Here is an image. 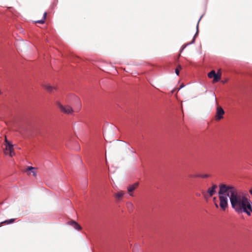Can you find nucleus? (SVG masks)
<instances>
[{"instance_id":"obj_6","label":"nucleus","mask_w":252,"mask_h":252,"mask_svg":"<svg viewBox=\"0 0 252 252\" xmlns=\"http://www.w3.org/2000/svg\"><path fill=\"white\" fill-rule=\"evenodd\" d=\"M217 188V186L216 185H213L211 187L209 188L207 191H202V193L203 195L205 198H207L208 197H208H211L214 194H215L216 192V189Z\"/></svg>"},{"instance_id":"obj_20","label":"nucleus","mask_w":252,"mask_h":252,"mask_svg":"<svg viewBox=\"0 0 252 252\" xmlns=\"http://www.w3.org/2000/svg\"><path fill=\"white\" fill-rule=\"evenodd\" d=\"M216 74H220L221 75V70H220V69L218 70V71L217 72V73H216Z\"/></svg>"},{"instance_id":"obj_9","label":"nucleus","mask_w":252,"mask_h":252,"mask_svg":"<svg viewBox=\"0 0 252 252\" xmlns=\"http://www.w3.org/2000/svg\"><path fill=\"white\" fill-rule=\"evenodd\" d=\"M42 86L46 89L49 93H52L54 90H56V87L51 86L49 84H44Z\"/></svg>"},{"instance_id":"obj_14","label":"nucleus","mask_w":252,"mask_h":252,"mask_svg":"<svg viewBox=\"0 0 252 252\" xmlns=\"http://www.w3.org/2000/svg\"><path fill=\"white\" fill-rule=\"evenodd\" d=\"M124 193L123 191H120L119 192H118L117 193H115V197L117 199H120L122 196L124 195Z\"/></svg>"},{"instance_id":"obj_7","label":"nucleus","mask_w":252,"mask_h":252,"mask_svg":"<svg viewBox=\"0 0 252 252\" xmlns=\"http://www.w3.org/2000/svg\"><path fill=\"white\" fill-rule=\"evenodd\" d=\"M224 111L223 108L220 106H218L216 109V114L215 115V120L217 121H219L223 119V115L224 114Z\"/></svg>"},{"instance_id":"obj_2","label":"nucleus","mask_w":252,"mask_h":252,"mask_svg":"<svg viewBox=\"0 0 252 252\" xmlns=\"http://www.w3.org/2000/svg\"><path fill=\"white\" fill-rule=\"evenodd\" d=\"M228 185L220 184L218 192L219 199L220 201L219 207L223 211H225L228 208V196L227 193L229 192Z\"/></svg>"},{"instance_id":"obj_4","label":"nucleus","mask_w":252,"mask_h":252,"mask_svg":"<svg viewBox=\"0 0 252 252\" xmlns=\"http://www.w3.org/2000/svg\"><path fill=\"white\" fill-rule=\"evenodd\" d=\"M57 105L61 112L67 115H73L74 112H78L80 109L74 110L68 105H63L60 102H57Z\"/></svg>"},{"instance_id":"obj_23","label":"nucleus","mask_w":252,"mask_h":252,"mask_svg":"<svg viewBox=\"0 0 252 252\" xmlns=\"http://www.w3.org/2000/svg\"><path fill=\"white\" fill-rule=\"evenodd\" d=\"M2 94V92L0 91V95Z\"/></svg>"},{"instance_id":"obj_5","label":"nucleus","mask_w":252,"mask_h":252,"mask_svg":"<svg viewBox=\"0 0 252 252\" xmlns=\"http://www.w3.org/2000/svg\"><path fill=\"white\" fill-rule=\"evenodd\" d=\"M244 209H242L241 213L244 212L248 216H251L252 213V202L250 199H248V201L244 204Z\"/></svg>"},{"instance_id":"obj_18","label":"nucleus","mask_w":252,"mask_h":252,"mask_svg":"<svg viewBox=\"0 0 252 252\" xmlns=\"http://www.w3.org/2000/svg\"><path fill=\"white\" fill-rule=\"evenodd\" d=\"M213 201L214 202V204H215V207L217 208H218L219 207V204H218V203H217L216 197H214L213 199Z\"/></svg>"},{"instance_id":"obj_8","label":"nucleus","mask_w":252,"mask_h":252,"mask_svg":"<svg viewBox=\"0 0 252 252\" xmlns=\"http://www.w3.org/2000/svg\"><path fill=\"white\" fill-rule=\"evenodd\" d=\"M208 76L210 78H213V83H216L220 80V74H216L215 71L214 70L208 73Z\"/></svg>"},{"instance_id":"obj_15","label":"nucleus","mask_w":252,"mask_h":252,"mask_svg":"<svg viewBox=\"0 0 252 252\" xmlns=\"http://www.w3.org/2000/svg\"><path fill=\"white\" fill-rule=\"evenodd\" d=\"M15 219H11L9 220H6L3 222H1V224L3 223H6V224H10L14 222L15 221Z\"/></svg>"},{"instance_id":"obj_10","label":"nucleus","mask_w":252,"mask_h":252,"mask_svg":"<svg viewBox=\"0 0 252 252\" xmlns=\"http://www.w3.org/2000/svg\"><path fill=\"white\" fill-rule=\"evenodd\" d=\"M31 171L30 172L28 173L29 175L32 174L34 177L36 176V170L34 167L32 166H29L27 169V171Z\"/></svg>"},{"instance_id":"obj_19","label":"nucleus","mask_w":252,"mask_h":252,"mask_svg":"<svg viewBox=\"0 0 252 252\" xmlns=\"http://www.w3.org/2000/svg\"><path fill=\"white\" fill-rule=\"evenodd\" d=\"M127 207H128V208H132V207H133V205H132V204L131 203H130V202H128V203H127Z\"/></svg>"},{"instance_id":"obj_12","label":"nucleus","mask_w":252,"mask_h":252,"mask_svg":"<svg viewBox=\"0 0 252 252\" xmlns=\"http://www.w3.org/2000/svg\"><path fill=\"white\" fill-rule=\"evenodd\" d=\"M138 186V183H135L133 185H130L127 188V190L129 192H132L135 189L137 188Z\"/></svg>"},{"instance_id":"obj_3","label":"nucleus","mask_w":252,"mask_h":252,"mask_svg":"<svg viewBox=\"0 0 252 252\" xmlns=\"http://www.w3.org/2000/svg\"><path fill=\"white\" fill-rule=\"evenodd\" d=\"M3 151L5 155H9L10 157H12L15 155L13 145L7 140L6 136H5L3 144Z\"/></svg>"},{"instance_id":"obj_13","label":"nucleus","mask_w":252,"mask_h":252,"mask_svg":"<svg viewBox=\"0 0 252 252\" xmlns=\"http://www.w3.org/2000/svg\"><path fill=\"white\" fill-rule=\"evenodd\" d=\"M46 16H47V12H45L43 14V19L42 20H37L36 21H35V23H39V24H43L45 22V20L46 18Z\"/></svg>"},{"instance_id":"obj_1","label":"nucleus","mask_w":252,"mask_h":252,"mask_svg":"<svg viewBox=\"0 0 252 252\" xmlns=\"http://www.w3.org/2000/svg\"><path fill=\"white\" fill-rule=\"evenodd\" d=\"M229 197L232 208L238 214H241L242 209H244V204L248 201V198L244 193L233 185H228Z\"/></svg>"},{"instance_id":"obj_11","label":"nucleus","mask_w":252,"mask_h":252,"mask_svg":"<svg viewBox=\"0 0 252 252\" xmlns=\"http://www.w3.org/2000/svg\"><path fill=\"white\" fill-rule=\"evenodd\" d=\"M70 225H72L75 229L79 230L81 229V226L76 221L72 220L69 222Z\"/></svg>"},{"instance_id":"obj_21","label":"nucleus","mask_w":252,"mask_h":252,"mask_svg":"<svg viewBox=\"0 0 252 252\" xmlns=\"http://www.w3.org/2000/svg\"><path fill=\"white\" fill-rule=\"evenodd\" d=\"M250 193L252 195V189H251L249 190Z\"/></svg>"},{"instance_id":"obj_17","label":"nucleus","mask_w":252,"mask_h":252,"mask_svg":"<svg viewBox=\"0 0 252 252\" xmlns=\"http://www.w3.org/2000/svg\"><path fill=\"white\" fill-rule=\"evenodd\" d=\"M209 176L207 174H204V175H202V174H199V175H197L196 176V177H200V178H208Z\"/></svg>"},{"instance_id":"obj_16","label":"nucleus","mask_w":252,"mask_h":252,"mask_svg":"<svg viewBox=\"0 0 252 252\" xmlns=\"http://www.w3.org/2000/svg\"><path fill=\"white\" fill-rule=\"evenodd\" d=\"M182 69V66L180 65H178L175 69V73L177 75H179L180 70Z\"/></svg>"},{"instance_id":"obj_22","label":"nucleus","mask_w":252,"mask_h":252,"mask_svg":"<svg viewBox=\"0 0 252 252\" xmlns=\"http://www.w3.org/2000/svg\"><path fill=\"white\" fill-rule=\"evenodd\" d=\"M184 86L183 85H182L181 86V87H180V89H181V88H183Z\"/></svg>"}]
</instances>
